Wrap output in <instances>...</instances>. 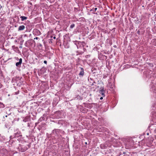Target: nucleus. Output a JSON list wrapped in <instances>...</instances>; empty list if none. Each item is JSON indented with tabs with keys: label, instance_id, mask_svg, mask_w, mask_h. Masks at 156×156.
Here are the masks:
<instances>
[{
	"label": "nucleus",
	"instance_id": "17",
	"mask_svg": "<svg viewBox=\"0 0 156 156\" xmlns=\"http://www.w3.org/2000/svg\"><path fill=\"white\" fill-rule=\"evenodd\" d=\"M97 8H95L94 9H93V11L94 12H96V11L97 10Z\"/></svg>",
	"mask_w": 156,
	"mask_h": 156
},
{
	"label": "nucleus",
	"instance_id": "23",
	"mask_svg": "<svg viewBox=\"0 0 156 156\" xmlns=\"http://www.w3.org/2000/svg\"><path fill=\"white\" fill-rule=\"evenodd\" d=\"M94 83H95V82H93V83H92V84H91V85L92 86H93V85H94Z\"/></svg>",
	"mask_w": 156,
	"mask_h": 156
},
{
	"label": "nucleus",
	"instance_id": "6",
	"mask_svg": "<svg viewBox=\"0 0 156 156\" xmlns=\"http://www.w3.org/2000/svg\"><path fill=\"white\" fill-rule=\"evenodd\" d=\"M23 118V121L24 122H28L30 120V118L28 116H27Z\"/></svg>",
	"mask_w": 156,
	"mask_h": 156
},
{
	"label": "nucleus",
	"instance_id": "25",
	"mask_svg": "<svg viewBox=\"0 0 156 156\" xmlns=\"http://www.w3.org/2000/svg\"><path fill=\"white\" fill-rule=\"evenodd\" d=\"M100 99H101V100L103 99V97H101L100 98Z\"/></svg>",
	"mask_w": 156,
	"mask_h": 156
},
{
	"label": "nucleus",
	"instance_id": "26",
	"mask_svg": "<svg viewBox=\"0 0 156 156\" xmlns=\"http://www.w3.org/2000/svg\"><path fill=\"white\" fill-rule=\"evenodd\" d=\"M86 56H87V57H88V56H89V57L90 56V55H86Z\"/></svg>",
	"mask_w": 156,
	"mask_h": 156
},
{
	"label": "nucleus",
	"instance_id": "7",
	"mask_svg": "<svg viewBox=\"0 0 156 156\" xmlns=\"http://www.w3.org/2000/svg\"><path fill=\"white\" fill-rule=\"evenodd\" d=\"M81 70L80 73L79 74V75L80 76H83L84 75V69L83 68H80Z\"/></svg>",
	"mask_w": 156,
	"mask_h": 156
},
{
	"label": "nucleus",
	"instance_id": "13",
	"mask_svg": "<svg viewBox=\"0 0 156 156\" xmlns=\"http://www.w3.org/2000/svg\"><path fill=\"white\" fill-rule=\"evenodd\" d=\"M20 136V133L17 132L14 134V136L15 137H18Z\"/></svg>",
	"mask_w": 156,
	"mask_h": 156
},
{
	"label": "nucleus",
	"instance_id": "12",
	"mask_svg": "<svg viewBox=\"0 0 156 156\" xmlns=\"http://www.w3.org/2000/svg\"><path fill=\"white\" fill-rule=\"evenodd\" d=\"M20 18L21 19L22 21H23L26 20L27 19V17L24 16H21Z\"/></svg>",
	"mask_w": 156,
	"mask_h": 156
},
{
	"label": "nucleus",
	"instance_id": "27",
	"mask_svg": "<svg viewBox=\"0 0 156 156\" xmlns=\"http://www.w3.org/2000/svg\"><path fill=\"white\" fill-rule=\"evenodd\" d=\"M86 56H87V57H88V56H89V57L90 56V55H86Z\"/></svg>",
	"mask_w": 156,
	"mask_h": 156
},
{
	"label": "nucleus",
	"instance_id": "31",
	"mask_svg": "<svg viewBox=\"0 0 156 156\" xmlns=\"http://www.w3.org/2000/svg\"><path fill=\"white\" fill-rule=\"evenodd\" d=\"M85 143L86 144H87V142H85Z\"/></svg>",
	"mask_w": 156,
	"mask_h": 156
},
{
	"label": "nucleus",
	"instance_id": "9",
	"mask_svg": "<svg viewBox=\"0 0 156 156\" xmlns=\"http://www.w3.org/2000/svg\"><path fill=\"white\" fill-rule=\"evenodd\" d=\"M34 32L35 33V34L37 35H39L41 34V32L39 30L37 29L34 30Z\"/></svg>",
	"mask_w": 156,
	"mask_h": 156
},
{
	"label": "nucleus",
	"instance_id": "22",
	"mask_svg": "<svg viewBox=\"0 0 156 156\" xmlns=\"http://www.w3.org/2000/svg\"><path fill=\"white\" fill-rule=\"evenodd\" d=\"M137 33L138 34H140V31L139 30H138V31H137Z\"/></svg>",
	"mask_w": 156,
	"mask_h": 156
},
{
	"label": "nucleus",
	"instance_id": "21",
	"mask_svg": "<svg viewBox=\"0 0 156 156\" xmlns=\"http://www.w3.org/2000/svg\"><path fill=\"white\" fill-rule=\"evenodd\" d=\"M39 38L38 37H36L35 38H34V39H38Z\"/></svg>",
	"mask_w": 156,
	"mask_h": 156
},
{
	"label": "nucleus",
	"instance_id": "29",
	"mask_svg": "<svg viewBox=\"0 0 156 156\" xmlns=\"http://www.w3.org/2000/svg\"><path fill=\"white\" fill-rule=\"evenodd\" d=\"M52 40V39L51 40V41H50L51 42V43H52V41H51V40Z\"/></svg>",
	"mask_w": 156,
	"mask_h": 156
},
{
	"label": "nucleus",
	"instance_id": "28",
	"mask_svg": "<svg viewBox=\"0 0 156 156\" xmlns=\"http://www.w3.org/2000/svg\"><path fill=\"white\" fill-rule=\"evenodd\" d=\"M20 109H18V111L19 112H20Z\"/></svg>",
	"mask_w": 156,
	"mask_h": 156
},
{
	"label": "nucleus",
	"instance_id": "20",
	"mask_svg": "<svg viewBox=\"0 0 156 156\" xmlns=\"http://www.w3.org/2000/svg\"><path fill=\"white\" fill-rule=\"evenodd\" d=\"M83 51L82 52V53H83L85 51V50H86V49L85 48H83Z\"/></svg>",
	"mask_w": 156,
	"mask_h": 156
},
{
	"label": "nucleus",
	"instance_id": "30",
	"mask_svg": "<svg viewBox=\"0 0 156 156\" xmlns=\"http://www.w3.org/2000/svg\"><path fill=\"white\" fill-rule=\"evenodd\" d=\"M5 117H7V115H5Z\"/></svg>",
	"mask_w": 156,
	"mask_h": 156
},
{
	"label": "nucleus",
	"instance_id": "8",
	"mask_svg": "<svg viewBox=\"0 0 156 156\" xmlns=\"http://www.w3.org/2000/svg\"><path fill=\"white\" fill-rule=\"evenodd\" d=\"M25 28V26L23 25L20 26L19 27L18 30L19 31H21L24 30Z\"/></svg>",
	"mask_w": 156,
	"mask_h": 156
},
{
	"label": "nucleus",
	"instance_id": "19",
	"mask_svg": "<svg viewBox=\"0 0 156 156\" xmlns=\"http://www.w3.org/2000/svg\"><path fill=\"white\" fill-rule=\"evenodd\" d=\"M44 63L45 64H47V61L46 60H44Z\"/></svg>",
	"mask_w": 156,
	"mask_h": 156
},
{
	"label": "nucleus",
	"instance_id": "16",
	"mask_svg": "<svg viewBox=\"0 0 156 156\" xmlns=\"http://www.w3.org/2000/svg\"><path fill=\"white\" fill-rule=\"evenodd\" d=\"M75 25L74 23H73L70 26V28L71 29L75 27Z\"/></svg>",
	"mask_w": 156,
	"mask_h": 156
},
{
	"label": "nucleus",
	"instance_id": "1",
	"mask_svg": "<svg viewBox=\"0 0 156 156\" xmlns=\"http://www.w3.org/2000/svg\"><path fill=\"white\" fill-rule=\"evenodd\" d=\"M105 90L104 89V87H101L99 89V92L101 94L102 96L104 97L105 96Z\"/></svg>",
	"mask_w": 156,
	"mask_h": 156
},
{
	"label": "nucleus",
	"instance_id": "24",
	"mask_svg": "<svg viewBox=\"0 0 156 156\" xmlns=\"http://www.w3.org/2000/svg\"><path fill=\"white\" fill-rule=\"evenodd\" d=\"M53 38L54 39H56V37L55 36H54V37H53Z\"/></svg>",
	"mask_w": 156,
	"mask_h": 156
},
{
	"label": "nucleus",
	"instance_id": "11",
	"mask_svg": "<svg viewBox=\"0 0 156 156\" xmlns=\"http://www.w3.org/2000/svg\"><path fill=\"white\" fill-rule=\"evenodd\" d=\"M123 154H124L123 156H130V153L129 152H123Z\"/></svg>",
	"mask_w": 156,
	"mask_h": 156
},
{
	"label": "nucleus",
	"instance_id": "18",
	"mask_svg": "<svg viewBox=\"0 0 156 156\" xmlns=\"http://www.w3.org/2000/svg\"><path fill=\"white\" fill-rule=\"evenodd\" d=\"M0 106L1 107H2L4 106V105L1 102H0Z\"/></svg>",
	"mask_w": 156,
	"mask_h": 156
},
{
	"label": "nucleus",
	"instance_id": "15",
	"mask_svg": "<svg viewBox=\"0 0 156 156\" xmlns=\"http://www.w3.org/2000/svg\"><path fill=\"white\" fill-rule=\"evenodd\" d=\"M25 46L26 47H29V45L27 42V41L25 43Z\"/></svg>",
	"mask_w": 156,
	"mask_h": 156
},
{
	"label": "nucleus",
	"instance_id": "3",
	"mask_svg": "<svg viewBox=\"0 0 156 156\" xmlns=\"http://www.w3.org/2000/svg\"><path fill=\"white\" fill-rule=\"evenodd\" d=\"M75 44L76 45L77 48H78V46L80 45V46L81 45L82 46V47L84 46L83 43H84L83 42H78L77 41H75Z\"/></svg>",
	"mask_w": 156,
	"mask_h": 156
},
{
	"label": "nucleus",
	"instance_id": "10",
	"mask_svg": "<svg viewBox=\"0 0 156 156\" xmlns=\"http://www.w3.org/2000/svg\"><path fill=\"white\" fill-rule=\"evenodd\" d=\"M27 42L29 44V46L32 44L33 42H34V41L32 39H30L29 40H28Z\"/></svg>",
	"mask_w": 156,
	"mask_h": 156
},
{
	"label": "nucleus",
	"instance_id": "5",
	"mask_svg": "<svg viewBox=\"0 0 156 156\" xmlns=\"http://www.w3.org/2000/svg\"><path fill=\"white\" fill-rule=\"evenodd\" d=\"M80 111L83 113H86L88 110L86 108H80Z\"/></svg>",
	"mask_w": 156,
	"mask_h": 156
},
{
	"label": "nucleus",
	"instance_id": "4",
	"mask_svg": "<svg viewBox=\"0 0 156 156\" xmlns=\"http://www.w3.org/2000/svg\"><path fill=\"white\" fill-rule=\"evenodd\" d=\"M22 59L21 58H20L19 59V62H17L16 63V66L18 67H20V66L21 65L22 63Z\"/></svg>",
	"mask_w": 156,
	"mask_h": 156
},
{
	"label": "nucleus",
	"instance_id": "2",
	"mask_svg": "<svg viewBox=\"0 0 156 156\" xmlns=\"http://www.w3.org/2000/svg\"><path fill=\"white\" fill-rule=\"evenodd\" d=\"M18 149H19L20 151L21 152H24L27 149V148L26 147L22 146L19 147Z\"/></svg>",
	"mask_w": 156,
	"mask_h": 156
},
{
	"label": "nucleus",
	"instance_id": "14",
	"mask_svg": "<svg viewBox=\"0 0 156 156\" xmlns=\"http://www.w3.org/2000/svg\"><path fill=\"white\" fill-rule=\"evenodd\" d=\"M75 98L76 99L82 100V98L79 95H77V97H76Z\"/></svg>",
	"mask_w": 156,
	"mask_h": 156
}]
</instances>
